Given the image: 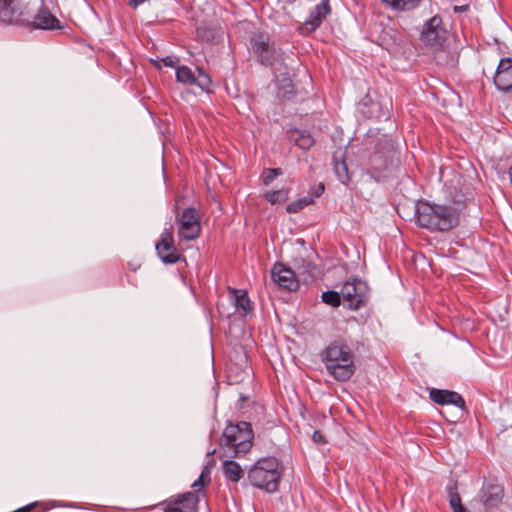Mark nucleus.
I'll use <instances>...</instances> for the list:
<instances>
[{"label":"nucleus","instance_id":"nucleus-30","mask_svg":"<svg viewBox=\"0 0 512 512\" xmlns=\"http://www.w3.org/2000/svg\"><path fill=\"white\" fill-rule=\"evenodd\" d=\"M449 503L453 512H467L461 503V498L458 493L450 494Z\"/></svg>","mask_w":512,"mask_h":512},{"label":"nucleus","instance_id":"nucleus-4","mask_svg":"<svg viewBox=\"0 0 512 512\" xmlns=\"http://www.w3.org/2000/svg\"><path fill=\"white\" fill-rule=\"evenodd\" d=\"M281 472L275 457L259 459L248 471L252 486L273 493L278 490Z\"/></svg>","mask_w":512,"mask_h":512},{"label":"nucleus","instance_id":"nucleus-3","mask_svg":"<svg viewBox=\"0 0 512 512\" xmlns=\"http://www.w3.org/2000/svg\"><path fill=\"white\" fill-rule=\"evenodd\" d=\"M254 434L249 422L240 421L228 424L221 438V446L230 457L244 456L253 445Z\"/></svg>","mask_w":512,"mask_h":512},{"label":"nucleus","instance_id":"nucleus-1","mask_svg":"<svg viewBox=\"0 0 512 512\" xmlns=\"http://www.w3.org/2000/svg\"><path fill=\"white\" fill-rule=\"evenodd\" d=\"M416 223L431 231H448L459 222V213L452 206L432 204L420 200L416 203Z\"/></svg>","mask_w":512,"mask_h":512},{"label":"nucleus","instance_id":"nucleus-21","mask_svg":"<svg viewBox=\"0 0 512 512\" xmlns=\"http://www.w3.org/2000/svg\"><path fill=\"white\" fill-rule=\"evenodd\" d=\"M388 168V161L380 152H375L370 157V173L372 177L379 180L380 173Z\"/></svg>","mask_w":512,"mask_h":512},{"label":"nucleus","instance_id":"nucleus-29","mask_svg":"<svg viewBox=\"0 0 512 512\" xmlns=\"http://www.w3.org/2000/svg\"><path fill=\"white\" fill-rule=\"evenodd\" d=\"M282 82H283V85L279 89V96H281L285 99H290L294 95V91L292 88V82L289 78H284L282 80Z\"/></svg>","mask_w":512,"mask_h":512},{"label":"nucleus","instance_id":"nucleus-18","mask_svg":"<svg viewBox=\"0 0 512 512\" xmlns=\"http://www.w3.org/2000/svg\"><path fill=\"white\" fill-rule=\"evenodd\" d=\"M503 498V489L497 484H485L481 489L480 499L486 508L496 507Z\"/></svg>","mask_w":512,"mask_h":512},{"label":"nucleus","instance_id":"nucleus-24","mask_svg":"<svg viewBox=\"0 0 512 512\" xmlns=\"http://www.w3.org/2000/svg\"><path fill=\"white\" fill-rule=\"evenodd\" d=\"M313 202V198L311 196H305L303 198L297 199L290 204L287 205L286 211L288 213H298L306 206L310 205Z\"/></svg>","mask_w":512,"mask_h":512},{"label":"nucleus","instance_id":"nucleus-13","mask_svg":"<svg viewBox=\"0 0 512 512\" xmlns=\"http://www.w3.org/2000/svg\"><path fill=\"white\" fill-rule=\"evenodd\" d=\"M329 3H319L310 12L309 17L298 28L299 34L307 36L317 30L323 20L330 14Z\"/></svg>","mask_w":512,"mask_h":512},{"label":"nucleus","instance_id":"nucleus-15","mask_svg":"<svg viewBox=\"0 0 512 512\" xmlns=\"http://www.w3.org/2000/svg\"><path fill=\"white\" fill-rule=\"evenodd\" d=\"M494 83L501 91H512V58L501 59L494 77Z\"/></svg>","mask_w":512,"mask_h":512},{"label":"nucleus","instance_id":"nucleus-11","mask_svg":"<svg viewBox=\"0 0 512 512\" xmlns=\"http://www.w3.org/2000/svg\"><path fill=\"white\" fill-rule=\"evenodd\" d=\"M155 248L159 258L165 264H174L180 259V254L174 244L172 228L164 229Z\"/></svg>","mask_w":512,"mask_h":512},{"label":"nucleus","instance_id":"nucleus-33","mask_svg":"<svg viewBox=\"0 0 512 512\" xmlns=\"http://www.w3.org/2000/svg\"><path fill=\"white\" fill-rule=\"evenodd\" d=\"M465 9H466V6H460V7L455 6V7H454V10H455V11H463V10H465Z\"/></svg>","mask_w":512,"mask_h":512},{"label":"nucleus","instance_id":"nucleus-2","mask_svg":"<svg viewBox=\"0 0 512 512\" xmlns=\"http://www.w3.org/2000/svg\"><path fill=\"white\" fill-rule=\"evenodd\" d=\"M328 373L337 381H347L355 373L354 355L344 343L334 341L322 353Z\"/></svg>","mask_w":512,"mask_h":512},{"label":"nucleus","instance_id":"nucleus-34","mask_svg":"<svg viewBox=\"0 0 512 512\" xmlns=\"http://www.w3.org/2000/svg\"><path fill=\"white\" fill-rule=\"evenodd\" d=\"M214 453H215V450L213 449L212 451H209V452H208V456H211V455H213Z\"/></svg>","mask_w":512,"mask_h":512},{"label":"nucleus","instance_id":"nucleus-19","mask_svg":"<svg viewBox=\"0 0 512 512\" xmlns=\"http://www.w3.org/2000/svg\"><path fill=\"white\" fill-rule=\"evenodd\" d=\"M333 169L338 180L345 184L349 181L348 167L345 162V153L338 150L333 154Z\"/></svg>","mask_w":512,"mask_h":512},{"label":"nucleus","instance_id":"nucleus-28","mask_svg":"<svg viewBox=\"0 0 512 512\" xmlns=\"http://www.w3.org/2000/svg\"><path fill=\"white\" fill-rule=\"evenodd\" d=\"M282 174V170L280 168H269L264 171L263 174V184L268 186L271 184L274 179Z\"/></svg>","mask_w":512,"mask_h":512},{"label":"nucleus","instance_id":"nucleus-32","mask_svg":"<svg viewBox=\"0 0 512 512\" xmlns=\"http://www.w3.org/2000/svg\"><path fill=\"white\" fill-rule=\"evenodd\" d=\"M312 438H313V441L317 444H325L326 443V439L320 431H314Z\"/></svg>","mask_w":512,"mask_h":512},{"label":"nucleus","instance_id":"nucleus-10","mask_svg":"<svg viewBox=\"0 0 512 512\" xmlns=\"http://www.w3.org/2000/svg\"><path fill=\"white\" fill-rule=\"evenodd\" d=\"M447 30L443 26L441 17L433 16L423 25L420 39L426 46H441L446 39Z\"/></svg>","mask_w":512,"mask_h":512},{"label":"nucleus","instance_id":"nucleus-23","mask_svg":"<svg viewBox=\"0 0 512 512\" xmlns=\"http://www.w3.org/2000/svg\"><path fill=\"white\" fill-rule=\"evenodd\" d=\"M381 1L396 10H411V9H414L420 2V0H381Z\"/></svg>","mask_w":512,"mask_h":512},{"label":"nucleus","instance_id":"nucleus-31","mask_svg":"<svg viewBox=\"0 0 512 512\" xmlns=\"http://www.w3.org/2000/svg\"><path fill=\"white\" fill-rule=\"evenodd\" d=\"M162 62L167 67H176V65L178 64L179 60H178V58H176L174 56H167V57L162 59Z\"/></svg>","mask_w":512,"mask_h":512},{"label":"nucleus","instance_id":"nucleus-14","mask_svg":"<svg viewBox=\"0 0 512 512\" xmlns=\"http://www.w3.org/2000/svg\"><path fill=\"white\" fill-rule=\"evenodd\" d=\"M176 79L186 85H196L202 90H208L211 85L210 77L200 68H197V75L187 66H180L176 69Z\"/></svg>","mask_w":512,"mask_h":512},{"label":"nucleus","instance_id":"nucleus-6","mask_svg":"<svg viewBox=\"0 0 512 512\" xmlns=\"http://www.w3.org/2000/svg\"><path fill=\"white\" fill-rule=\"evenodd\" d=\"M209 477L210 469L209 467H205L199 475L198 479L192 484L195 492H188L177 500L171 502L166 507L165 512H197L199 497L196 492L203 489L205 485V479L209 481Z\"/></svg>","mask_w":512,"mask_h":512},{"label":"nucleus","instance_id":"nucleus-5","mask_svg":"<svg viewBox=\"0 0 512 512\" xmlns=\"http://www.w3.org/2000/svg\"><path fill=\"white\" fill-rule=\"evenodd\" d=\"M0 21L7 24L29 25V2L27 0H0Z\"/></svg>","mask_w":512,"mask_h":512},{"label":"nucleus","instance_id":"nucleus-22","mask_svg":"<svg viewBox=\"0 0 512 512\" xmlns=\"http://www.w3.org/2000/svg\"><path fill=\"white\" fill-rule=\"evenodd\" d=\"M231 292L235 297V306L237 309L242 310L243 313H247L252 310V302L246 291L231 289Z\"/></svg>","mask_w":512,"mask_h":512},{"label":"nucleus","instance_id":"nucleus-12","mask_svg":"<svg viewBox=\"0 0 512 512\" xmlns=\"http://www.w3.org/2000/svg\"><path fill=\"white\" fill-rule=\"evenodd\" d=\"M273 282L282 289L296 291L299 288V281L295 272L281 262H276L271 269Z\"/></svg>","mask_w":512,"mask_h":512},{"label":"nucleus","instance_id":"nucleus-17","mask_svg":"<svg viewBox=\"0 0 512 512\" xmlns=\"http://www.w3.org/2000/svg\"><path fill=\"white\" fill-rule=\"evenodd\" d=\"M60 21L47 9L41 8L34 16V20H30L28 26L36 29H58L60 28Z\"/></svg>","mask_w":512,"mask_h":512},{"label":"nucleus","instance_id":"nucleus-25","mask_svg":"<svg viewBox=\"0 0 512 512\" xmlns=\"http://www.w3.org/2000/svg\"><path fill=\"white\" fill-rule=\"evenodd\" d=\"M288 194H289L288 189H280V190L269 191V192L265 193L264 197L269 203L276 204L279 202L286 201L288 199Z\"/></svg>","mask_w":512,"mask_h":512},{"label":"nucleus","instance_id":"nucleus-27","mask_svg":"<svg viewBox=\"0 0 512 512\" xmlns=\"http://www.w3.org/2000/svg\"><path fill=\"white\" fill-rule=\"evenodd\" d=\"M340 295H341V293L339 294L336 291L329 290V291L323 292L321 298L324 303L331 305L333 307H338L341 302Z\"/></svg>","mask_w":512,"mask_h":512},{"label":"nucleus","instance_id":"nucleus-16","mask_svg":"<svg viewBox=\"0 0 512 512\" xmlns=\"http://www.w3.org/2000/svg\"><path fill=\"white\" fill-rule=\"evenodd\" d=\"M429 395L430 399L438 405L451 404L461 409L465 407L464 399L455 391L432 389Z\"/></svg>","mask_w":512,"mask_h":512},{"label":"nucleus","instance_id":"nucleus-8","mask_svg":"<svg viewBox=\"0 0 512 512\" xmlns=\"http://www.w3.org/2000/svg\"><path fill=\"white\" fill-rule=\"evenodd\" d=\"M250 47L258 61L266 66H271L278 58L274 43L266 33H255L250 38Z\"/></svg>","mask_w":512,"mask_h":512},{"label":"nucleus","instance_id":"nucleus-35","mask_svg":"<svg viewBox=\"0 0 512 512\" xmlns=\"http://www.w3.org/2000/svg\"><path fill=\"white\" fill-rule=\"evenodd\" d=\"M320 3H324V4H325V3H329V0H321V2H320Z\"/></svg>","mask_w":512,"mask_h":512},{"label":"nucleus","instance_id":"nucleus-26","mask_svg":"<svg viewBox=\"0 0 512 512\" xmlns=\"http://www.w3.org/2000/svg\"><path fill=\"white\" fill-rule=\"evenodd\" d=\"M296 145L301 149H309L315 143L314 138L306 131L299 133L298 137L295 138Z\"/></svg>","mask_w":512,"mask_h":512},{"label":"nucleus","instance_id":"nucleus-7","mask_svg":"<svg viewBox=\"0 0 512 512\" xmlns=\"http://www.w3.org/2000/svg\"><path fill=\"white\" fill-rule=\"evenodd\" d=\"M341 296L350 309L357 310L368 301L370 290L365 281L356 278L343 284Z\"/></svg>","mask_w":512,"mask_h":512},{"label":"nucleus","instance_id":"nucleus-9","mask_svg":"<svg viewBox=\"0 0 512 512\" xmlns=\"http://www.w3.org/2000/svg\"><path fill=\"white\" fill-rule=\"evenodd\" d=\"M200 214L192 207L183 210L178 219V238L180 241H191L199 237L201 232Z\"/></svg>","mask_w":512,"mask_h":512},{"label":"nucleus","instance_id":"nucleus-20","mask_svg":"<svg viewBox=\"0 0 512 512\" xmlns=\"http://www.w3.org/2000/svg\"><path fill=\"white\" fill-rule=\"evenodd\" d=\"M222 472L226 480L237 483L243 477V469L233 460H225L222 463Z\"/></svg>","mask_w":512,"mask_h":512}]
</instances>
